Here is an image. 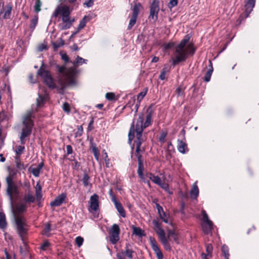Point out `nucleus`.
<instances>
[{
    "instance_id": "nucleus-1",
    "label": "nucleus",
    "mask_w": 259,
    "mask_h": 259,
    "mask_svg": "<svg viewBox=\"0 0 259 259\" xmlns=\"http://www.w3.org/2000/svg\"><path fill=\"white\" fill-rule=\"evenodd\" d=\"M37 74L43 79L45 84L51 90L57 89L60 93H63L67 87V76L64 74L58 75L57 77V82L59 85H57L50 71L46 70V65L44 62H42L40 68L37 70Z\"/></svg>"
},
{
    "instance_id": "nucleus-2",
    "label": "nucleus",
    "mask_w": 259,
    "mask_h": 259,
    "mask_svg": "<svg viewBox=\"0 0 259 259\" xmlns=\"http://www.w3.org/2000/svg\"><path fill=\"white\" fill-rule=\"evenodd\" d=\"M153 104H151L147 109V115L146 116V120L143 123L144 114L140 113L139 114L138 118L135 122V119L133 120V122L131 125L128 134V142L131 143L135 137V133H143L144 128L149 126L152 124V116L154 113L153 107Z\"/></svg>"
},
{
    "instance_id": "nucleus-3",
    "label": "nucleus",
    "mask_w": 259,
    "mask_h": 259,
    "mask_svg": "<svg viewBox=\"0 0 259 259\" xmlns=\"http://www.w3.org/2000/svg\"><path fill=\"white\" fill-rule=\"evenodd\" d=\"M190 36L186 35L179 44L175 48L174 57L172 58V65L176 66L180 62H185L189 55L193 56L195 52V49L193 44H189L187 47L186 44L189 41Z\"/></svg>"
},
{
    "instance_id": "nucleus-4",
    "label": "nucleus",
    "mask_w": 259,
    "mask_h": 259,
    "mask_svg": "<svg viewBox=\"0 0 259 259\" xmlns=\"http://www.w3.org/2000/svg\"><path fill=\"white\" fill-rule=\"evenodd\" d=\"M190 36L186 35L179 44L175 48L174 57L172 58V65L176 66L180 62H185L189 55L193 56L195 52V49L193 44H189L187 47L186 44L189 41Z\"/></svg>"
},
{
    "instance_id": "nucleus-5",
    "label": "nucleus",
    "mask_w": 259,
    "mask_h": 259,
    "mask_svg": "<svg viewBox=\"0 0 259 259\" xmlns=\"http://www.w3.org/2000/svg\"><path fill=\"white\" fill-rule=\"evenodd\" d=\"M190 36L186 35L179 44L175 48L174 57L172 58V65L176 66L180 62H185L189 55L193 56L195 52V49L193 44H189L187 47L186 44L189 41Z\"/></svg>"
},
{
    "instance_id": "nucleus-6",
    "label": "nucleus",
    "mask_w": 259,
    "mask_h": 259,
    "mask_svg": "<svg viewBox=\"0 0 259 259\" xmlns=\"http://www.w3.org/2000/svg\"><path fill=\"white\" fill-rule=\"evenodd\" d=\"M190 36L186 35L179 44L175 48L174 57L172 58V65L176 66L180 62H185L189 55L193 56L195 52V49L193 44H189L187 47L186 44L189 41Z\"/></svg>"
},
{
    "instance_id": "nucleus-7",
    "label": "nucleus",
    "mask_w": 259,
    "mask_h": 259,
    "mask_svg": "<svg viewBox=\"0 0 259 259\" xmlns=\"http://www.w3.org/2000/svg\"><path fill=\"white\" fill-rule=\"evenodd\" d=\"M34 118V116L32 115L31 112H28L24 116L22 121L23 127L22 128L20 136L27 138L31 134L32 128L34 126V121L33 120Z\"/></svg>"
},
{
    "instance_id": "nucleus-8",
    "label": "nucleus",
    "mask_w": 259,
    "mask_h": 259,
    "mask_svg": "<svg viewBox=\"0 0 259 259\" xmlns=\"http://www.w3.org/2000/svg\"><path fill=\"white\" fill-rule=\"evenodd\" d=\"M7 195L9 196L10 203L12 204L14 199L17 198L19 192L17 185L14 183L13 180L10 176H7L6 179Z\"/></svg>"
},
{
    "instance_id": "nucleus-9",
    "label": "nucleus",
    "mask_w": 259,
    "mask_h": 259,
    "mask_svg": "<svg viewBox=\"0 0 259 259\" xmlns=\"http://www.w3.org/2000/svg\"><path fill=\"white\" fill-rule=\"evenodd\" d=\"M14 221L17 232L21 240L23 241V236L27 234L28 230L26 220L23 216H16Z\"/></svg>"
},
{
    "instance_id": "nucleus-10",
    "label": "nucleus",
    "mask_w": 259,
    "mask_h": 259,
    "mask_svg": "<svg viewBox=\"0 0 259 259\" xmlns=\"http://www.w3.org/2000/svg\"><path fill=\"white\" fill-rule=\"evenodd\" d=\"M154 229L156 234L159 236V239L164 246L165 249L167 251L171 250V247L168 243L166 237L164 230L162 228L161 224L158 221L153 220Z\"/></svg>"
},
{
    "instance_id": "nucleus-11",
    "label": "nucleus",
    "mask_w": 259,
    "mask_h": 259,
    "mask_svg": "<svg viewBox=\"0 0 259 259\" xmlns=\"http://www.w3.org/2000/svg\"><path fill=\"white\" fill-rule=\"evenodd\" d=\"M109 240L112 244H116L119 240L120 229L117 224H114L112 226L109 231Z\"/></svg>"
},
{
    "instance_id": "nucleus-12",
    "label": "nucleus",
    "mask_w": 259,
    "mask_h": 259,
    "mask_svg": "<svg viewBox=\"0 0 259 259\" xmlns=\"http://www.w3.org/2000/svg\"><path fill=\"white\" fill-rule=\"evenodd\" d=\"M13 6L11 3L7 4L6 6L3 4L2 7H0V15L2 16L3 19H9L11 18Z\"/></svg>"
},
{
    "instance_id": "nucleus-13",
    "label": "nucleus",
    "mask_w": 259,
    "mask_h": 259,
    "mask_svg": "<svg viewBox=\"0 0 259 259\" xmlns=\"http://www.w3.org/2000/svg\"><path fill=\"white\" fill-rule=\"evenodd\" d=\"M159 1L153 0L150 6L149 18H151L154 22L158 19V14L159 11Z\"/></svg>"
},
{
    "instance_id": "nucleus-14",
    "label": "nucleus",
    "mask_w": 259,
    "mask_h": 259,
    "mask_svg": "<svg viewBox=\"0 0 259 259\" xmlns=\"http://www.w3.org/2000/svg\"><path fill=\"white\" fill-rule=\"evenodd\" d=\"M15 199H14L13 201V203H10L12 211L13 213L14 218H15L16 216H21L20 215V213H22L26 211L27 206L26 204L24 203H20L16 205L15 207H14V203Z\"/></svg>"
},
{
    "instance_id": "nucleus-15",
    "label": "nucleus",
    "mask_w": 259,
    "mask_h": 259,
    "mask_svg": "<svg viewBox=\"0 0 259 259\" xmlns=\"http://www.w3.org/2000/svg\"><path fill=\"white\" fill-rule=\"evenodd\" d=\"M149 241L152 249L154 251V253L156 254L157 259H163V254L160 248L157 244V242L155 238L154 237L150 236L149 237Z\"/></svg>"
},
{
    "instance_id": "nucleus-16",
    "label": "nucleus",
    "mask_w": 259,
    "mask_h": 259,
    "mask_svg": "<svg viewBox=\"0 0 259 259\" xmlns=\"http://www.w3.org/2000/svg\"><path fill=\"white\" fill-rule=\"evenodd\" d=\"M255 0H247L244 6V12L242 13L244 18H247L254 7Z\"/></svg>"
},
{
    "instance_id": "nucleus-17",
    "label": "nucleus",
    "mask_w": 259,
    "mask_h": 259,
    "mask_svg": "<svg viewBox=\"0 0 259 259\" xmlns=\"http://www.w3.org/2000/svg\"><path fill=\"white\" fill-rule=\"evenodd\" d=\"M99 208V196L96 194H93L90 198V205L89 210H91L96 211Z\"/></svg>"
},
{
    "instance_id": "nucleus-18",
    "label": "nucleus",
    "mask_w": 259,
    "mask_h": 259,
    "mask_svg": "<svg viewBox=\"0 0 259 259\" xmlns=\"http://www.w3.org/2000/svg\"><path fill=\"white\" fill-rule=\"evenodd\" d=\"M71 11L69 6L64 5L61 6V15L62 16V20L63 22L68 21L70 17Z\"/></svg>"
},
{
    "instance_id": "nucleus-19",
    "label": "nucleus",
    "mask_w": 259,
    "mask_h": 259,
    "mask_svg": "<svg viewBox=\"0 0 259 259\" xmlns=\"http://www.w3.org/2000/svg\"><path fill=\"white\" fill-rule=\"evenodd\" d=\"M66 197L65 193H62L59 195L56 198L50 203V206L52 207L59 206L64 201Z\"/></svg>"
},
{
    "instance_id": "nucleus-20",
    "label": "nucleus",
    "mask_w": 259,
    "mask_h": 259,
    "mask_svg": "<svg viewBox=\"0 0 259 259\" xmlns=\"http://www.w3.org/2000/svg\"><path fill=\"white\" fill-rule=\"evenodd\" d=\"M144 164L143 163H138V167L137 169V174L139 177V178L141 179V180L145 183H147L148 185L150 184V182L149 180H147L145 178V176L144 174Z\"/></svg>"
},
{
    "instance_id": "nucleus-21",
    "label": "nucleus",
    "mask_w": 259,
    "mask_h": 259,
    "mask_svg": "<svg viewBox=\"0 0 259 259\" xmlns=\"http://www.w3.org/2000/svg\"><path fill=\"white\" fill-rule=\"evenodd\" d=\"M178 150L181 153L185 154L189 151L187 145L182 140H178Z\"/></svg>"
},
{
    "instance_id": "nucleus-22",
    "label": "nucleus",
    "mask_w": 259,
    "mask_h": 259,
    "mask_svg": "<svg viewBox=\"0 0 259 259\" xmlns=\"http://www.w3.org/2000/svg\"><path fill=\"white\" fill-rule=\"evenodd\" d=\"M90 143L91 145V147L92 149V152L93 153L94 156L96 159V160L98 161L99 160V156L100 153L98 150V148L97 147L96 144L94 142V139L93 138H91L90 140Z\"/></svg>"
},
{
    "instance_id": "nucleus-23",
    "label": "nucleus",
    "mask_w": 259,
    "mask_h": 259,
    "mask_svg": "<svg viewBox=\"0 0 259 259\" xmlns=\"http://www.w3.org/2000/svg\"><path fill=\"white\" fill-rule=\"evenodd\" d=\"M132 5H133V7L131 9L133 11L132 15L138 17L140 10L142 8V6L141 3L137 2L136 1H134Z\"/></svg>"
},
{
    "instance_id": "nucleus-24",
    "label": "nucleus",
    "mask_w": 259,
    "mask_h": 259,
    "mask_svg": "<svg viewBox=\"0 0 259 259\" xmlns=\"http://www.w3.org/2000/svg\"><path fill=\"white\" fill-rule=\"evenodd\" d=\"M130 246L129 243H126L124 251H122L120 253L123 256H126L128 259H133V253L134 251L129 248Z\"/></svg>"
},
{
    "instance_id": "nucleus-25",
    "label": "nucleus",
    "mask_w": 259,
    "mask_h": 259,
    "mask_svg": "<svg viewBox=\"0 0 259 259\" xmlns=\"http://www.w3.org/2000/svg\"><path fill=\"white\" fill-rule=\"evenodd\" d=\"M44 166V163L43 161L39 163L37 167L32 168L31 167H29V170L35 177H38L39 176L40 172L42 168Z\"/></svg>"
},
{
    "instance_id": "nucleus-26",
    "label": "nucleus",
    "mask_w": 259,
    "mask_h": 259,
    "mask_svg": "<svg viewBox=\"0 0 259 259\" xmlns=\"http://www.w3.org/2000/svg\"><path fill=\"white\" fill-rule=\"evenodd\" d=\"M213 224L212 222H211L209 225L206 223L202 224L201 228L203 233L207 235L211 234L213 230Z\"/></svg>"
},
{
    "instance_id": "nucleus-27",
    "label": "nucleus",
    "mask_w": 259,
    "mask_h": 259,
    "mask_svg": "<svg viewBox=\"0 0 259 259\" xmlns=\"http://www.w3.org/2000/svg\"><path fill=\"white\" fill-rule=\"evenodd\" d=\"M7 227L6 215L3 212H0V229H5Z\"/></svg>"
},
{
    "instance_id": "nucleus-28",
    "label": "nucleus",
    "mask_w": 259,
    "mask_h": 259,
    "mask_svg": "<svg viewBox=\"0 0 259 259\" xmlns=\"http://www.w3.org/2000/svg\"><path fill=\"white\" fill-rule=\"evenodd\" d=\"M90 177L89 175L85 172L83 174V178L82 179V182L84 187H90L91 188L92 187V184L90 182Z\"/></svg>"
},
{
    "instance_id": "nucleus-29",
    "label": "nucleus",
    "mask_w": 259,
    "mask_h": 259,
    "mask_svg": "<svg viewBox=\"0 0 259 259\" xmlns=\"http://www.w3.org/2000/svg\"><path fill=\"white\" fill-rule=\"evenodd\" d=\"M199 195V189L196 184H194L190 191V197L192 199H196Z\"/></svg>"
},
{
    "instance_id": "nucleus-30",
    "label": "nucleus",
    "mask_w": 259,
    "mask_h": 259,
    "mask_svg": "<svg viewBox=\"0 0 259 259\" xmlns=\"http://www.w3.org/2000/svg\"><path fill=\"white\" fill-rule=\"evenodd\" d=\"M209 67L206 73L205 74L204 80L206 82H208L210 80L211 76L213 71L212 64L211 61L209 60Z\"/></svg>"
},
{
    "instance_id": "nucleus-31",
    "label": "nucleus",
    "mask_w": 259,
    "mask_h": 259,
    "mask_svg": "<svg viewBox=\"0 0 259 259\" xmlns=\"http://www.w3.org/2000/svg\"><path fill=\"white\" fill-rule=\"evenodd\" d=\"M133 234L139 237H142L146 236V234L143 230L140 227L133 226Z\"/></svg>"
},
{
    "instance_id": "nucleus-32",
    "label": "nucleus",
    "mask_w": 259,
    "mask_h": 259,
    "mask_svg": "<svg viewBox=\"0 0 259 259\" xmlns=\"http://www.w3.org/2000/svg\"><path fill=\"white\" fill-rule=\"evenodd\" d=\"M35 200V197L30 193L26 194L23 197V201L25 203H33Z\"/></svg>"
},
{
    "instance_id": "nucleus-33",
    "label": "nucleus",
    "mask_w": 259,
    "mask_h": 259,
    "mask_svg": "<svg viewBox=\"0 0 259 259\" xmlns=\"http://www.w3.org/2000/svg\"><path fill=\"white\" fill-rule=\"evenodd\" d=\"M90 18L89 16H84L83 18L79 21L78 24V29H81L83 28L87 24V23L90 21Z\"/></svg>"
},
{
    "instance_id": "nucleus-34",
    "label": "nucleus",
    "mask_w": 259,
    "mask_h": 259,
    "mask_svg": "<svg viewBox=\"0 0 259 259\" xmlns=\"http://www.w3.org/2000/svg\"><path fill=\"white\" fill-rule=\"evenodd\" d=\"M115 206L118 212L119 213L120 215L122 218H125L126 217V214L121 203L120 202L116 203V205H115Z\"/></svg>"
},
{
    "instance_id": "nucleus-35",
    "label": "nucleus",
    "mask_w": 259,
    "mask_h": 259,
    "mask_svg": "<svg viewBox=\"0 0 259 259\" xmlns=\"http://www.w3.org/2000/svg\"><path fill=\"white\" fill-rule=\"evenodd\" d=\"M60 42H59L52 41L51 44L54 51H57L60 47L64 45V40L62 38H60Z\"/></svg>"
},
{
    "instance_id": "nucleus-36",
    "label": "nucleus",
    "mask_w": 259,
    "mask_h": 259,
    "mask_svg": "<svg viewBox=\"0 0 259 259\" xmlns=\"http://www.w3.org/2000/svg\"><path fill=\"white\" fill-rule=\"evenodd\" d=\"M46 97L45 95L38 94V97L36 99V106L40 107L45 103Z\"/></svg>"
},
{
    "instance_id": "nucleus-37",
    "label": "nucleus",
    "mask_w": 259,
    "mask_h": 259,
    "mask_svg": "<svg viewBox=\"0 0 259 259\" xmlns=\"http://www.w3.org/2000/svg\"><path fill=\"white\" fill-rule=\"evenodd\" d=\"M229 247L226 245L224 244L222 245L221 248L222 252L223 253V255L226 259H229Z\"/></svg>"
},
{
    "instance_id": "nucleus-38",
    "label": "nucleus",
    "mask_w": 259,
    "mask_h": 259,
    "mask_svg": "<svg viewBox=\"0 0 259 259\" xmlns=\"http://www.w3.org/2000/svg\"><path fill=\"white\" fill-rule=\"evenodd\" d=\"M201 213L202 216V221L204 223H206L208 225H209L211 223V222H212L209 219L208 216L205 210H202Z\"/></svg>"
},
{
    "instance_id": "nucleus-39",
    "label": "nucleus",
    "mask_w": 259,
    "mask_h": 259,
    "mask_svg": "<svg viewBox=\"0 0 259 259\" xmlns=\"http://www.w3.org/2000/svg\"><path fill=\"white\" fill-rule=\"evenodd\" d=\"M74 21H75L74 18H72V19H71L69 17L68 18V21H66V22H64L65 24L64 26H62V29L66 30V29H69L71 27L72 24L74 22Z\"/></svg>"
},
{
    "instance_id": "nucleus-40",
    "label": "nucleus",
    "mask_w": 259,
    "mask_h": 259,
    "mask_svg": "<svg viewBox=\"0 0 259 259\" xmlns=\"http://www.w3.org/2000/svg\"><path fill=\"white\" fill-rule=\"evenodd\" d=\"M148 92V88H145L144 89L143 91L140 92L138 95H137V101H139V103L141 102V101L144 98V97L147 94V93Z\"/></svg>"
},
{
    "instance_id": "nucleus-41",
    "label": "nucleus",
    "mask_w": 259,
    "mask_h": 259,
    "mask_svg": "<svg viewBox=\"0 0 259 259\" xmlns=\"http://www.w3.org/2000/svg\"><path fill=\"white\" fill-rule=\"evenodd\" d=\"M38 16H35L31 20V24L30 25V28L33 30L38 23Z\"/></svg>"
},
{
    "instance_id": "nucleus-42",
    "label": "nucleus",
    "mask_w": 259,
    "mask_h": 259,
    "mask_svg": "<svg viewBox=\"0 0 259 259\" xmlns=\"http://www.w3.org/2000/svg\"><path fill=\"white\" fill-rule=\"evenodd\" d=\"M138 17L132 15L131 18L130 20L128 25L127 26V30H131L136 23Z\"/></svg>"
},
{
    "instance_id": "nucleus-43",
    "label": "nucleus",
    "mask_w": 259,
    "mask_h": 259,
    "mask_svg": "<svg viewBox=\"0 0 259 259\" xmlns=\"http://www.w3.org/2000/svg\"><path fill=\"white\" fill-rule=\"evenodd\" d=\"M136 140L135 141V143L136 144V146H141V145L143 143V139H142V135L143 133H136Z\"/></svg>"
},
{
    "instance_id": "nucleus-44",
    "label": "nucleus",
    "mask_w": 259,
    "mask_h": 259,
    "mask_svg": "<svg viewBox=\"0 0 259 259\" xmlns=\"http://www.w3.org/2000/svg\"><path fill=\"white\" fill-rule=\"evenodd\" d=\"M150 180L158 185H160L161 184L162 181L160 178L157 176H155L153 174L152 178H150Z\"/></svg>"
},
{
    "instance_id": "nucleus-45",
    "label": "nucleus",
    "mask_w": 259,
    "mask_h": 259,
    "mask_svg": "<svg viewBox=\"0 0 259 259\" xmlns=\"http://www.w3.org/2000/svg\"><path fill=\"white\" fill-rule=\"evenodd\" d=\"M69 160L70 161H72L74 162V163L72 164V168L73 169L76 170H78L80 166H81V164L80 162H78L75 158L74 157H73V159H69Z\"/></svg>"
},
{
    "instance_id": "nucleus-46",
    "label": "nucleus",
    "mask_w": 259,
    "mask_h": 259,
    "mask_svg": "<svg viewBox=\"0 0 259 259\" xmlns=\"http://www.w3.org/2000/svg\"><path fill=\"white\" fill-rule=\"evenodd\" d=\"M205 248H206V251L207 252V254H206V256L207 257V255H211L212 250H213V247L211 243H207L205 245Z\"/></svg>"
},
{
    "instance_id": "nucleus-47",
    "label": "nucleus",
    "mask_w": 259,
    "mask_h": 259,
    "mask_svg": "<svg viewBox=\"0 0 259 259\" xmlns=\"http://www.w3.org/2000/svg\"><path fill=\"white\" fill-rule=\"evenodd\" d=\"M42 3L40 0H35V5L34 6V9L36 13H38L41 10L40 7Z\"/></svg>"
},
{
    "instance_id": "nucleus-48",
    "label": "nucleus",
    "mask_w": 259,
    "mask_h": 259,
    "mask_svg": "<svg viewBox=\"0 0 259 259\" xmlns=\"http://www.w3.org/2000/svg\"><path fill=\"white\" fill-rule=\"evenodd\" d=\"M106 98L109 101H115L117 99L115 98V94L111 92H109L106 94Z\"/></svg>"
},
{
    "instance_id": "nucleus-49",
    "label": "nucleus",
    "mask_w": 259,
    "mask_h": 259,
    "mask_svg": "<svg viewBox=\"0 0 259 259\" xmlns=\"http://www.w3.org/2000/svg\"><path fill=\"white\" fill-rule=\"evenodd\" d=\"M25 147L23 146H18L16 147V149L15 150V152L17 155H21L23 151H24Z\"/></svg>"
},
{
    "instance_id": "nucleus-50",
    "label": "nucleus",
    "mask_w": 259,
    "mask_h": 259,
    "mask_svg": "<svg viewBox=\"0 0 259 259\" xmlns=\"http://www.w3.org/2000/svg\"><path fill=\"white\" fill-rule=\"evenodd\" d=\"M242 14H241L239 16V18L236 20L235 25L236 26H239L240 25L242 21H244L246 18H244Z\"/></svg>"
},
{
    "instance_id": "nucleus-51",
    "label": "nucleus",
    "mask_w": 259,
    "mask_h": 259,
    "mask_svg": "<svg viewBox=\"0 0 259 259\" xmlns=\"http://www.w3.org/2000/svg\"><path fill=\"white\" fill-rule=\"evenodd\" d=\"M87 61V60L83 59L79 56H77L76 58V64L77 65H82L83 63H86Z\"/></svg>"
},
{
    "instance_id": "nucleus-52",
    "label": "nucleus",
    "mask_w": 259,
    "mask_h": 259,
    "mask_svg": "<svg viewBox=\"0 0 259 259\" xmlns=\"http://www.w3.org/2000/svg\"><path fill=\"white\" fill-rule=\"evenodd\" d=\"M62 108L64 111L67 113H69L70 112V105L67 102H65L63 103Z\"/></svg>"
},
{
    "instance_id": "nucleus-53",
    "label": "nucleus",
    "mask_w": 259,
    "mask_h": 259,
    "mask_svg": "<svg viewBox=\"0 0 259 259\" xmlns=\"http://www.w3.org/2000/svg\"><path fill=\"white\" fill-rule=\"evenodd\" d=\"M83 134V127L82 125L77 126V131L75 133V137H80Z\"/></svg>"
},
{
    "instance_id": "nucleus-54",
    "label": "nucleus",
    "mask_w": 259,
    "mask_h": 259,
    "mask_svg": "<svg viewBox=\"0 0 259 259\" xmlns=\"http://www.w3.org/2000/svg\"><path fill=\"white\" fill-rule=\"evenodd\" d=\"M83 238L80 236H78L75 238V243L78 247H80L83 243Z\"/></svg>"
},
{
    "instance_id": "nucleus-55",
    "label": "nucleus",
    "mask_w": 259,
    "mask_h": 259,
    "mask_svg": "<svg viewBox=\"0 0 259 259\" xmlns=\"http://www.w3.org/2000/svg\"><path fill=\"white\" fill-rule=\"evenodd\" d=\"M94 122V118L93 117H91V120H90L88 126L87 128V132H90L91 131H92L94 128L93 124Z\"/></svg>"
},
{
    "instance_id": "nucleus-56",
    "label": "nucleus",
    "mask_w": 259,
    "mask_h": 259,
    "mask_svg": "<svg viewBox=\"0 0 259 259\" xmlns=\"http://www.w3.org/2000/svg\"><path fill=\"white\" fill-rule=\"evenodd\" d=\"M185 90V88H183L181 87H179L177 88L176 90V93L178 96H182L184 95V91Z\"/></svg>"
},
{
    "instance_id": "nucleus-57",
    "label": "nucleus",
    "mask_w": 259,
    "mask_h": 259,
    "mask_svg": "<svg viewBox=\"0 0 259 259\" xmlns=\"http://www.w3.org/2000/svg\"><path fill=\"white\" fill-rule=\"evenodd\" d=\"M50 245V243L47 240L45 241L40 246V249L41 250L45 251L47 249V248Z\"/></svg>"
},
{
    "instance_id": "nucleus-58",
    "label": "nucleus",
    "mask_w": 259,
    "mask_h": 259,
    "mask_svg": "<svg viewBox=\"0 0 259 259\" xmlns=\"http://www.w3.org/2000/svg\"><path fill=\"white\" fill-rule=\"evenodd\" d=\"M35 193H42V187L40 185L39 182H37L35 188Z\"/></svg>"
},
{
    "instance_id": "nucleus-59",
    "label": "nucleus",
    "mask_w": 259,
    "mask_h": 259,
    "mask_svg": "<svg viewBox=\"0 0 259 259\" xmlns=\"http://www.w3.org/2000/svg\"><path fill=\"white\" fill-rule=\"evenodd\" d=\"M76 83L75 80L73 77L68 78L67 77V85H74Z\"/></svg>"
},
{
    "instance_id": "nucleus-60",
    "label": "nucleus",
    "mask_w": 259,
    "mask_h": 259,
    "mask_svg": "<svg viewBox=\"0 0 259 259\" xmlns=\"http://www.w3.org/2000/svg\"><path fill=\"white\" fill-rule=\"evenodd\" d=\"M8 170L9 171V175L8 176H10L12 177V180L14 179V177L17 174V170L15 169H12L10 168H8Z\"/></svg>"
},
{
    "instance_id": "nucleus-61",
    "label": "nucleus",
    "mask_w": 259,
    "mask_h": 259,
    "mask_svg": "<svg viewBox=\"0 0 259 259\" xmlns=\"http://www.w3.org/2000/svg\"><path fill=\"white\" fill-rule=\"evenodd\" d=\"M175 46V43L173 42H169L164 45V49L165 50H168Z\"/></svg>"
},
{
    "instance_id": "nucleus-62",
    "label": "nucleus",
    "mask_w": 259,
    "mask_h": 259,
    "mask_svg": "<svg viewBox=\"0 0 259 259\" xmlns=\"http://www.w3.org/2000/svg\"><path fill=\"white\" fill-rule=\"evenodd\" d=\"M178 4V0H170L168 4V7L170 9L176 6Z\"/></svg>"
},
{
    "instance_id": "nucleus-63",
    "label": "nucleus",
    "mask_w": 259,
    "mask_h": 259,
    "mask_svg": "<svg viewBox=\"0 0 259 259\" xmlns=\"http://www.w3.org/2000/svg\"><path fill=\"white\" fill-rule=\"evenodd\" d=\"M16 167L20 170L25 169V168L24 164L21 163V162L18 160L16 161Z\"/></svg>"
},
{
    "instance_id": "nucleus-64",
    "label": "nucleus",
    "mask_w": 259,
    "mask_h": 259,
    "mask_svg": "<svg viewBox=\"0 0 259 259\" xmlns=\"http://www.w3.org/2000/svg\"><path fill=\"white\" fill-rule=\"evenodd\" d=\"M51 224H49V223H48L46 226H45V229L44 230V234H47V233H49L51 230Z\"/></svg>"
}]
</instances>
